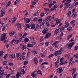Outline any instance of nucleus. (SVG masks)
<instances>
[{
  "instance_id": "f257e3e1",
  "label": "nucleus",
  "mask_w": 78,
  "mask_h": 78,
  "mask_svg": "<svg viewBox=\"0 0 78 78\" xmlns=\"http://www.w3.org/2000/svg\"><path fill=\"white\" fill-rule=\"evenodd\" d=\"M6 36V34H3L1 35V41H3L4 40H5V39H7V37Z\"/></svg>"
},
{
  "instance_id": "f03ea898",
  "label": "nucleus",
  "mask_w": 78,
  "mask_h": 78,
  "mask_svg": "<svg viewBox=\"0 0 78 78\" xmlns=\"http://www.w3.org/2000/svg\"><path fill=\"white\" fill-rule=\"evenodd\" d=\"M56 72H58V73H61V72H63V70L62 67H61L59 69L58 68L56 69Z\"/></svg>"
},
{
  "instance_id": "7ed1b4c3",
  "label": "nucleus",
  "mask_w": 78,
  "mask_h": 78,
  "mask_svg": "<svg viewBox=\"0 0 78 78\" xmlns=\"http://www.w3.org/2000/svg\"><path fill=\"white\" fill-rule=\"evenodd\" d=\"M55 21H56V22L55 23V25H58V23H60V22H61V20L60 19H58L57 18H56L54 20Z\"/></svg>"
},
{
  "instance_id": "20e7f679",
  "label": "nucleus",
  "mask_w": 78,
  "mask_h": 78,
  "mask_svg": "<svg viewBox=\"0 0 78 78\" xmlns=\"http://www.w3.org/2000/svg\"><path fill=\"white\" fill-rule=\"evenodd\" d=\"M76 22V21H75V20H73L70 22V24L72 25V27H73L75 26V23Z\"/></svg>"
},
{
  "instance_id": "39448f33",
  "label": "nucleus",
  "mask_w": 78,
  "mask_h": 78,
  "mask_svg": "<svg viewBox=\"0 0 78 78\" xmlns=\"http://www.w3.org/2000/svg\"><path fill=\"white\" fill-rule=\"evenodd\" d=\"M51 33H48L46 34L45 36L44 37L45 39H48L49 37H50L51 36Z\"/></svg>"
},
{
  "instance_id": "423d86ee",
  "label": "nucleus",
  "mask_w": 78,
  "mask_h": 78,
  "mask_svg": "<svg viewBox=\"0 0 78 78\" xmlns=\"http://www.w3.org/2000/svg\"><path fill=\"white\" fill-rule=\"evenodd\" d=\"M9 57L10 58H12V59H15L16 58V55H15V54H11L9 55Z\"/></svg>"
},
{
  "instance_id": "0eeeda50",
  "label": "nucleus",
  "mask_w": 78,
  "mask_h": 78,
  "mask_svg": "<svg viewBox=\"0 0 78 78\" xmlns=\"http://www.w3.org/2000/svg\"><path fill=\"white\" fill-rule=\"evenodd\" d=\"M33 61H34V64H37V63H38V59H37V58L36 57H35L34 58Z\"/></svg>"
},
{
  "instance_id": "6e6552de",
  "label": "nucleus",
  "mask_w": 78,
  "mask_h": 78,
  "mask_svg": "<svg viewBox=\"0 0 78 78\" xmlns=\"http://www.w3.org/2000/svg\"><path fill=\"white\" fill-rule=\"evenodd\" d=\"M66 25H64L63 26V27L60 29V32H62V31H64V30L66 29Z\"/></svg>"
},
{
  "instance_id": "1a4fd4ad",
  "label": "nucleus",
  "mask_w": 78,
  "mask_h": 78,
  "mask_svg": "<svg viewBox=\"0 0 78 78\" xmlns=\"http://www.w3.org/2000/svg\"><path fill=\"white\" fill-rule=\"evenodd\" d=\"M69 66L72 65V64H73V63H74V61H73V59L71 58L69 60Z\"/></svg>"
},
{
  "instance_id": "9d476101",
  "label": "nucleus",
  "mask_w": 78,
  "mask_h": 78,
  "mask_svg": "<svg viewBox=\"0 0 78 78\" xmlns=\"http://www.w3.org/2000/svg\"><path fill=\"white\" fill-rule=\"evenodd\" d=\"M21 72H18L16 75V78H19V76H21Z\"/></svg>"
},
{
  "instance_id": "9b49d317",
  "label": "nucleus",
  "mask_w": 78,
  "mask_h": 78,
  "mask_svg": "<svg viewBox=\"0 0 78 78\" xmlns=\"http://www.w3.org/2000/svg\"><path fill=\"white\" fill-rule=\"evenodd\" d=\"M77 12H75L74 13H73V14H72L71 17H73V18H74L75 17H76V16H77Z\"/></svg>"
},
{
  "instance_id": "f8f14e48",
  "label": "nucleus",
  "mask_w": 78,
  "mask_h": 78,
  "mask_svg": "<svg viewBox=\"0 0 78 78\" xmlns=\"http://www.w3.org/2000/svg\"><path fill=\"white\" fill-rule=\"evenodd\" d=\"M35 26V24L34 23L30 25V28L32 30H34Z\"/></svg>"
},
{
  "instance_id": "ddd939ff",
  "label": "nucleus",
  "mask_w": 78,
  "mask_h": 78,
  "mask_svg": "<svg viewBox=\"0 0 78 78\" xmlns=\"http://www.w3.org/2000/svg\"><path fill=\"white\" fill-rule=\"evenodd\" d=\"M31 76H32V77H33V78H37L36 76H37L35 74V73H34V72H33L32 73H31Z\"/></svg>"
},
{
  "instance_id": "4468645a",
  "label": "nucleus",
  "mask_w": 78,
  "mask_h": 78,
  "mask_svg": "<svg viewBox=\"0 0 78 78\" xmlns=\"http://www.w3.org/2000/svg\"><path fill=\"white\" fill-rule=\"evenodd\" d=\"M5 11L3 10V9H2V10H1V15H0V17H3V16H4V15H5Z\"/></svg>"
},
{
  "instance_id": "2eb2a0df",
  "label": "nucleus",
  "mask_w": 78,
  "mask_h": 78,
  "mask_svg": "<svg viewBox=\"0 0 78 78\" xmlns=\"http://www.w3.org/2000/svg\"><path fill=\"white\" fill-rule=\"evenodd\" d=\"M58 55H60L62 51V48H61L59 50L57 51Z\"/></svg>"
},
{
  "instance_id": "dca6fc26",
  "label": "nucleus",
  "mask_w": 78,
  "mask_h": 78,
  "mask_svg": "<svg viewBox=\"0 0 78 78\" xmlns=\"http://www.w3.org/2000/svg\"><path fill=\"white\" fill-rule=\"evenodd\" d=\"M75 43V41H74L71 43L69 44L68 45V47H72L73 45H74V44Z\"/></svg>"
},
{
  "instance_id": "f3484780",
  "label": "nucleus",
  "mask_w": 78,
  "mask_h": 78,
  "mask_svg": "<svg viewBox=\"0 0 78 78\" xmlns=\"http://www.w3.org/2000/svg\"><path fill=\"white\" fill-rule=\"evenodd\" d=\"M37 3V0H34L31 3V5H35Z\"/></svg>"
},
{
  "instance_id": "a211bd4d",
  "label": "nucleus",
  "mask_w": 78,
  "mask_h": 78,
  "mask_svg": "<svg viewBox=\"0 0 78 78\" xmlns=\"http://www.w3.org/2000/svg\"><path fill=\"white\" fill-rule=\"evenodd\" d=\"M70 4H68L66 5L65 6V7L63 9L64 10H66V9H67L68 8H69V7L70 6Z\"/></svg>"
},
{
  "instance_id": "6ab92c4d",
  "label": "nucleus",
  "mask_w": 78,
  "mask_h": 78,
  "mask_svg": "<svg viewBox=\"0 0 78 78\" xmlns=\"http://www.w3.org/2000/svg\"><path fill=\"white\" fill-rule=\"evenodd\" d=\"M39 28V25L38 24H37L36 26V28L35 29V31H37Z\"/></svg>"
},
{
  "instance_id": "aec40b11",
  "label": "nucleus",
  "mask_w": 78,
  "mask_h": 78,
  "mask_svg": "<svg viewBox=\"0 0 78 78\" xmlns=\"http://www.w3.org/2000/svg\"><path fill=\"white\" fill-rule=\"evenodd\" d=\"M27 46L28 47H33V44H27Z\"/></svg>"
},
{
  "instance_id": "412c9836",
  "label": "nucleus",
  "mask_w": 78,
  "mask_h": 78,
  "mask_svg": "<svg viewBox=\"0 0 78 78\" xmlns=\"http://www.w3.org/2000/svg\"><path fill=\"white\" fill-rule=\"evenodd\" d=\"M16 34V31H14L12 32H11V33L9 34V36H13L14 34Z\"/></svg>"
},
{
  "instance_id": "4be33fe9",
  "label": "nucleus",
  "mask_w": 78,
  "mask_h": 78,
  "mask_svg": "<svg viewBox=\"0 0 78 78\" xmlns=\"http://www.w3.org/2000/svg\"><path fill=\"white\" fill-rule=\"evenodd\" d=\"M26 23H29L30 21V20L29 19V18H26Z\"/></svg>"
},
{
  "instance_id": "5701e85b",
  "label": "nucleus",
  "mask_w": 78,
  "mask_h": 78,
  "mask_svg": "<svg viewBox=\"0 0 78 78\" xmlns=\"http://www.w3.org/2000/svg\"><path fill=\"white\" fill-rule=\"evenodd\" d=\"M6 27H7V24H5L4 25L2 28V31L5 30L6 28Z\"/></svg>"
},
{
  "instance_id": "b1692460",
  "label": "nucleus",
  "mask_w": 78,
  "mask_h": 78,
  "mask_svg": "<svg viewBox=\"0 0 78 78\" xmlns=\"http://www.w3.org/2000/svg\"><path fill=\"white\" fill-rule=\"evenodd\" d=\"M21 49L22 50H25V49H27V47H25V46L24 45H22Z\"/></svg>"
},
{
  "instance_id": "393cba45",
  "label": "nucleus",
  "mask_w": 78,
  "mask_h": 78,
  "mask_svg": "<svg viewBox=\"0 0 78 78\" xmlns=\"http://www.w3.org/2000/svg\"><path fill=\"white\" fill-rule=\"evenodd\" d=\"M40 74L41 75H42V72L41 71V70H38L37 71V74Z\"/></svg>"
},
{
  "instance_id": "a878e982",
  "label": "nucleus",
  "mask_w": 78,
  "mask_h": 78,
  "mask_svg": "<svg viewBox=\"0 0 78 78\" xmlns=\"http://www.w3.org/2000/svg\"><path fill=\"white\" fill-rule=\"evenodd\" d=\"M59 58H58L55 63V65H58L59 64Z\"/></svg>"
},
{
  "instance_id": "bb28decb",
  "label": "nucleus",
  "mask_w": 78,
  "mask_h": 78,
  "mask_svg": "<svg viewBox=\"0 0 78 78\" xmlns=\"http://www.w3.org/2000/svg\"><path fill=\"white\" fill-rule=\"evenodd\" d=\"M65 24H66L65 26H66V28H67L68 27L69 25V23H68V22L66 21Z\"/></svg>"
},
{
  "instance_id": "cd10ccee",
  "label": "nucleus",
  "mask_w": 78,
  "mask_h": 78,
  "mask_svg": "<svg viewBox=\"0 0 78 78\" xmlns=\"http://www.w3.org/2000/svg\"><path fill=\"white\" fill-rule=\"evenodd\" d=\"M72 34H70L67 37V39L68 40H69L71 37H72Z\"/></svg>"
},
{
  "instance_id": "c85d7f7f",
  "label": "nucleus",
  "mask_w": 78,
  "mask_h": 78,
  "mask_svg": "<svg viewBox=\"0 0 78 78\" xmlns=\"http://www.w3.org/2000/svg\"><path fill=\"white\" fill-rule=\"evenodd\" d=\"M59 32V30L57 29L55 30L54 31V34H58Z\"/></svg>"
},
{
  "instance_id": "c756f323",
  "label": "nucleus",
  "mask_w": 78,
  "mask_h": 78,
  "mask_svg": "<svg viewBox=\"0 0 78 78\" xmlns=\"http://www.w3.org/2000/svg\"><path fill=\"white\" fill-rule=\"evenodd\" d=\"M3 53H4V52H3V51H0V58H2V56H3Z\"/></svg>"
},
{
  "instance_id": "7c9ffc66",
  "label": "nucleus",
  "mask_w": 78,
  "mask_h": 78,
  "mask_svg": "<svg viewBox=\"0 0 78 78\" xmlns=\"http://www.w3.org/2000/svg\"><path fill=\"white\" fill-rule=\"evenodd\" d=\"M73 72L72 73V75H73L76 72V68H74L73 69Z\"/></svg>"
},
{
  "instance_id": "2f4dec72",
  "label": "nucleus",
  "mask_w": 78,
  "mask_h": 78,
  "mask_svg": "<svg viewBox=\"0 0 78 78\" xmlns=\"http://www.w3.org/2000/svg\"><path fill=\"white\" fill-rule=\"evenodd\" d=\"M5 73V72H4V70H2L1 71H0V75H3V73Z\"/></svg>"
},
{
  "instance_id": "473e14b6",
  "label": "nucleus",
  "mask_w": 78,
  "mask_h": 78,
  "mask_svg": "<svg viewBox=\"0 0 78 78\" xmlns=\"http://www.w3.org/2000/svg\"><path fill=\"white\" fill-rule=\"evenodd\" d=\"M25 54H26V52L24 51L22 53L21 55L20 56L21 57H23V56H24Z\"/></svg>"
},
{
  "instance_id": "72a5a7b5",
  "label": "nucleus",
  "mask_w": 78,
  "mask_h": 78,
  "mask_svg": "<svg viewBox=\"0 0 78 78\" xmlns=\"http://www.w3.org/2000/svg\"><path fill=\"white\" fill-rule=\"evenodd\" d=\"M27 35H28V34L26 33H24L23 35V38H24V37H25V36H26Z\"/></svg>"
},
{
  "instance_id": "f704fd0d",
  "label": "nucleus",
  "mask_w": 78,
  "mask_h": 78,
  "mask_svg": "<svg viewBox=\"0 0 78 78\" xmlns=\"http://www.w3.org/2000/svg\"><path fill=\"white\" fill-rule=\"evenodd\" d=\"M71 2V0H67L66 1V3L67 5H68V4H70L69 3H70Z\"/></svg>"
},
{
  "instance_id": "c9c22d12",
  "label": "nucleus",
  "mask_w": 78,
  "mask_h": 78,
  "mask_svg": "<svg viewBox=\"0 0 78 78\" xmlns=\"http://www.w3.org/2000/svg\"><path fill=\"white\" fill-rule=\"evenodd\" d=\"M71 11H69L68 12V17H69L70 16V14H71Z\"/></svg>"
},
{
  "instance_id": "e433bc0d",
  "label": "nucleus",
  "mask_w": 78,
  "mask_h": 78,
  "mask_svg": "<svg viewBox=\"0 0 78 78\" xmlns=\"http://www.w3.org/2000/svg\"><path fill=\"white\" fill-rule=\"evenodd\" d=\"M29 41H30V40L29 39H28V38H25V39H24V41H25V42H28Z\"/></svg>"
},
{
  "instance_id": "4c0bfd02",
  "label": "nucleus",
  "mask_w": 78,
  "mask_h": 78,
  "mask_svg": "<svg viewBox=\"0 0 78 78\" xmlns=\"http://www.w3.org/2000/svg\"><path fill=\"white\" fill-rule=\"evenodd\" d=\"M28 60H27L26 61L24 62V66H26V65H27V64H28Z\"/></svg>"
},
{
  "instance_id": "58836bf2",
  "label": "nucleus",
  "mask_w": 78,
  "mask_h": 78,
  "mask_svg": "<svg viewBox=\"0 0 78 78\" xmlns=\"http://www.w3.org/2000/svg\"><path fill=\"white\" fill-rule=\"evenodd\" d=\"M72 30V27H69L67 28V30L68 31H70V30Z\"/></svg>"
},
{
  "instance_id": "ea45409f",
  "label": "nucleus",
  "mask_w": 78,
  "mask_h": 78,
  "mask_svg": "<svg viewBox=\"0 0 78 78\" xmlns=\"http://www.w3.org/2000/svg\"><path fill=\"white\" fill-rule=\"evenodd\" d=\"M44 30L46 31H48V27H46L44 28Z\"/></svg>"
},
{
  "instance_id": "a19ab883",
  "label": "nucleus",
  "mask_w": 78,
  "mask_h": 78,
  "mask_svg": "<svg viewBox=\"0 0 78 78\" xmlns=\"http://www.w3.org/2000/svg\"><path fill=\"white\" fill-rule=\"evenodd\" d=\"M8 64V62L7 61H5L3 62V65H6Z\"/></svg>"
},
{
  "instance_id": "79ce46f5",
  "label": "nucleus",
  "mask_w": 78,
  "mask_h": 78,
  "mask_svg": "<svg viewBox=\"0 0 78 78\" xmlns=\"http://www.w3.org/2000/svg\"><path fill=\"white\" fill-rule=\"evenodd\" d=\"M38 21L39 23H41V22H42V19L40 18L38 19Z\"/></svg>"
},
{
  "instance_id": "37998d69",
  "label": "nucleus",
  "mask_w": 78,
  "mask_h": 78,
  "mask_svg": "<svg viewBox=\"0 0 78 78\" xmlns=\"http://www.w3.org/2000/svg\"><path fill=\"white\" fill-rule=\"evenodd\" d=\"M55 10H56V9H55L54 8H51V11H55Z\"/></svg>"
},
{
  "instance_id": "c03bdc74",
  "label": "nucleus",
  "mask_w": 78,
  "mask_h": 78,
  "mask_svg": "<svg viewBox=\"0 0 78 78\" xmlns=\"http://www.w3.org/2000/svg\"><path fill=\"white\" fill-rule=\"evenodd\" d=\"M55 56H58V55H59V54H58V51H55Z\"/></svg>"
},
{
  "instance_id": "a18cd8bd",
  "label": "nucleus",
  "mask_w": 78,
  "mask_h": 78,
  "mask_svg": "<svg viewBox=\"0 0 78 78\" xmlns=\"http://www.w3.org/2000/svg\"><path fill=\"white\" fill-rule=\"evenodd\" d=\"M38 20V18H34L33 20L34 22H37Z\"/></svg>"
},
{
  "instance_id": "49530a36",
  "label": "nucleus",
  "mask_w": 78,
  "mask_h": 78,
  "mask_svg": "<svg viewBox=\"0 0 78 78\" xmlns=\"http://www.w3.org/2000/svg\"><path fill=\"white\" fill-rule=\"evenodd\" d=\"M47 31H46V30H44L42 31V33L43 34H47Z\"/></svg>"
},
{
  "instance_id": "de8ad7c7",
  "label": "nucleus",
  "mask_w": 78,
  "mask_h": 78,
  "mask_svg": "<svg viewBox=\"0 0 78 78\" xmlns=\"http://www.w3.org/2000/svg\"><path fill=\"white\" fill-rule=\"evenodd\" d=\"M44 12H41L40 14L41 16L42 17L43 16H44Z\"/></svg>"
},
{
  "instance_id": "09e8293b",
  "label": "nucleus",
  "mask_w": 78,
  "mask_h": 78,
  "mask_svg": "<svg viewBox=\"0 0 78 78\" xmlns=\"http://www.w3.org/2000/svg\"><path fill=\"white\" fill-rule=\"evenodd\" d=\"M14 42V39H13L10 42L11 44H12V45L13 44V43Z\"/></svg>"
},
{
  "instance_id": "8fccbe9b",
  "label": "nucleus",
  "mask_w": 78,
  "mask_h": 78,
  "mask_svg": "<svg viewBox=\"0 0 78 78\" xmlns=\"http://www.w3.org/2000/svg\"><path fill=\"white\" fill-rule=\"evenodd\" d=\"M51 18V16H50L48 17L47 18V19L48 20H49V21H50V20H51V19H50Z\"/></svg>"
},
{
  "instance_id": "3c124183",
  "label": "nucleus",
  "mask_w": 78,
  "mask_h": 78,
  "mask_svg": "<svg viewBox=\"0 0 78 78\" xmlns=\"http://www.w3.org/2000/svg\"><path fill=\"white\" fill-rule=\"evenodd\" d=\"M8 58V55L7 54H5V55L3 58L4 59H6V58Z\"/></svg>"
},
{
  "instance_id": "603ef678",
  "label": "nucleus",
  "mask_w": 78,
  "mask_h": 78,
  "mask_svg": "<svg viewBox=\"0 0 78 78\" xmlns=\"http://www.w3.org/2000/svg\"><path fill=\"white\" fill-rule=\"evenodd\" d=\"M53 56H54L53 55L51 54L48 57V58H52V57H53Z\"/></svg>"
},
{
  "instance_id": "864d4df0",
  "label": "nucleus",
  "mask_w": 78,
  "mask_h": 78,
  "mask_svg": "<svg viewBox=\"0 0 78 78\" xmlns=\"http://www.w3.org/2000/svg\"><path fill=\"white\" fill-rule=\"evenodd\" d=\"M74 57H75V58H78V54H75L74 55Z\"/></svg>"
},
{
  "instance_id": "5fc2aeb1",
  "label": "nucleus",
  "mask_w": 78,
  "mask_h": 78,
  "mask_svg": "<svg viewBox=\"0 0 78 78\" xmlns=\"http://www.w3.org/2000/svg\"><path fill=\"white\" fill-rule=\"evenodd\" d=\"M18 42H19L18 41V40H15V39H14V43H15V44H17V43H18Z\"/></svg>"
},
{
  "instance_id": "6e6d98bb",
  "label": "nucleus",
  "mask_w": 78,
  "mask_h": 78,
  "mask_svg": "<svg viewBox=\"0 0 78 78\" xmlns=\"http://www.w3.org/2000/svg\"><path fill=\"white\" fill-rule=\"evenodd\" d=\"M20 56V55H19V53H17L16 54V58H19V57Z\"/></svg>"
},
{
  "instance_id": "4d7b16f0",
  "label": "nucleus",
  "mask_w": 78,
  "mask_h": 78,
  "mask_svg": "<svg viewBox=\"0 0 78 78\" xmlns=\"http://www.w3.org/2000/svg\"><path fill=\"white\" fill-rule=\"evenodd\" d=\"M54 43L55 44L57 45V44H58L59 43V42L57 41H55L54 42Z\"/></svg>"
},
{
  "instance_id": "13d9d810",
  "label": "nucleus",
  "mask_w": 78,
  "mask_h": 78,
  "mask_svg": "<svg viewBox=\"0 0 78 78\" xmlns=\"http://www.w3.org/2000/svg\"><path fill=\"white\" fill-rule=\"evenodd\" d=\"M26 28H30V25H28V24H26Z\"/></svg>"
},
{
  "instance_id": "bf43d9fd",
  "label": "nucleus",
  "mask_w": 78,
  "mask_h": 78,
  "mask_svg": "<svg viewBox=\"0 0 78 78\" xmlns=\"http://www.w3.org/2000/svg\"><path fill=\"white\" fill-rule=\"evenodd\" d=\"M44 11H49V9H48V8H44Z\"/></svg>"
},
{
  "instance_id": "052dcab7",
  "label": "nucleus",
  "mask_w": 78,
  "mask_h": 78,
  "mask_svg": "<svg viewBox=\"0 0 78 78\" xmlns=\"http://www.w3.org/2000/svg\"><path fill=\"white\" fill-rule=\"evenodd\" d=\"M11 1H9V2L7 4V6H9L10 5H11Z\"/></svg>"
},
{
  "instance_id": "680f3d73",
  "label": "nucleus",
  "mask_w": 78,
  "mask_h": 78,
  "mask_svg": "<svg viewBox=\"0 0 78 78\" xmlns=\"http://www.w3.org/2000/svg\"><path fill=\"white\" fill-rule=\"evenodd\" d=\"M14 63H10L9 64V66H14Z\"/></svg>"
},
{
  "instance_id": "e2e57ef3",
  "label": "nucleus",
  "mask_w": 78,
  "mask_h": 78,
  "mask_svg": "<svg viewBox=\"0 0 78 78\" xmlns=\"http://www.w3.org/2000/svg\"><path fill=\"white\" fill-rule=\"evenodd\" d=\"M14 73V70H12L10 72V73H11V75L12 74H13Z\"/></svg>"
},
{
  "instance_id": "0e129e2a",
  "label": "nucleus",
  "mask_w": 78,
  "mask_h": 78,
  "mask_svg": "<svg viewBox=\"0 0 78 78\" xmlns=\"http://www.w3.org/2000/svg\"><path fill=\"white\" fill-rule=\"evenodd\" d=\"M33 16H37V12H35V13H34Z\"/></svg>"
},
{
  "instance_id": "69168bd1",
  "label": "nucleus",
  "mask_w": 78,
  "mask_h": 78,
  "mask_svg": "<svg viewBox=\"0 0 78 78\" xmlns=\"http://www.w3.org/2000/svg\"><path fill=\"white\" fill-rule=\"evenodd\" d=\"M53 8H58V5H55L53 6Z\"/></svg>"
},
{
  "instance_id": "338daca9",
  "label": "nucleus",
  "mask_w": 78,
  "mask_h": 78,
  "mask_svg": "<svg viewBox=\"0 0 78 78\" xmlns=\"http://www.w3.org/2000/svg\"><path fill=\"white\" fill-rule=\"evenodd\" d=\"M64 60V58L62 57L61 58H60V62H62V61Z\"/></svg>"
},
{
  "instance_id": "774afa93",
  "label": "nucleus",
  "mask_w": 78,
  "mask_h": 78,
  "mask_svg": "<svg viewBox=\"0 0 78 78\" xmlns=\"http://www.w3.org/2000/svg\"><path fill=\"white\" fill-rule=\"evenodd\" d=\"M74 50H77V49H78V46H75L74 48Z\"/></svg>"
}]
</instances>
